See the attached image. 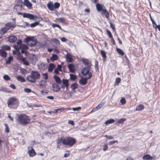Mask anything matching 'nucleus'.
<instances>
[{
	"instance_id": "1",
	"label": "nucleus",
	"mask_w": 160,
	"mask_h": 160,
	"mask_svg": "<svg viewBox=\"0 0 160 160\" xmlns=\"http://www.w3.org/2000/svg\"><path fill=\"white\" fill-rule=\"evenodd\" d=\"M19 103L18 100L15 97H12L8 100L7 104L10 108L16 109Z\"/></svg>"
},
{
	"instance_id": "2",
	"label": "nucleus",
	"mask_w": 160,
	"mask_h": 160,
	"mask_svg": "<svg viewBox=\"0 0 160 160\" xmlns=\"http://www.w3.org/2000/svg\"><path fill=\"white\" fill-rule=\"evenodd\" d=\"M76 142L75 139L70 137H64L62 144L69 147H72L75 143Z\"/></svg>"
},
{
	"instance_id": "3",
	"label": "nucleus",
	"mask_w": 160,
	"mask_h": 160,
	"mask_svg": "<svg viewBox=\"0 0 160 160\" xmlns=\"http://www.w3.org/2000/svg\"><path fill=\"white\" fill-rule=\"evenodd\" d=\"M18 121L20 124L23 125H25L29 123L30 119L26 115L21 114L18 117Z\"/></svg>"
},
{
	"instance_id": "4",
	"label": "nucleus",
	"mask_w": 160,
	"mask_h": 160,
	"mask_svg": "<svg viewBox=\"0 0 160 160\" xmlns=\"http://www.w3.org/2000/svg\"><path fill=\"white\" fill-rule=\"evenodd\" d=\"M24 42L29 45L32 47L35 46L37 43V40L33 37H28L24 40Z\"/></svg>"
},
{
	"instance_id": "5",
	"label": "nucleus",
	"mask_w": 160,
	"mask_h": 160,
	"mask_svg": "<svg viewBox=\"0 0 160 160\" xmlns=\"http://www.w3.org/2000/svg\"><path fill=\"white\" fill-rule=\"evenodd\" d=\"M92 76V73H89V76H88L87 78H81L79 81L80 84L82 85H85L87 82L88 79H90Z\"/></svg>"
},
{
	"instance_id": "6",
	"label": "nucleus",
	"mask_w": 160,
	"mask_h": 160,
	"mask_svg": "<svg viewBox=\"0 0 160 160\" xmlns=\"http://www.w3.org/2000/svg\"><path fill=\"white\" fill-rule=\"evenodd\" d=\"M18 15H23V18H27L30 19L35 20L34 18L36 17V16H35L33 14L27 13H23L21 12H18Z\"/></svg>"
},
{
	"instance_id": "7",
	"label": "nucleus",
	"mask_w": 160,
	"mask_h": 160,
	"mask_svg": "<svg viewBox=\"0 0 160 160\" xmlns=\"http://www.w3.org/2000/svg\"><path fill=\"white\" fill-rule=\"evenodd\" d=\"M90 67H85L82 70V73L83 76H86L88 75V76H89V73H92L89 72Z\"/></svg>"
},
{
	"instance_id": "8",
	"label": "nucleus",
	"mask_w": 160,
	"mask_h": 160,
	"mask_svg": "<svg viewBox=\"0 0 160 160\" xmlns=\"http://www.w3.org/2000/svg\"><path fill=\"white\" fill-rule=\"evenodd\" d=\"M32 76L33 77L34 81H35V82H36V80L37 79H38L40 78V73L37 72L36 71H31Z\"/></svg>"
},
{
	"instance_id": "9",
	"label": "nucleus",
	"mask_w": 160,
	"mask_h": 160,
	"mask_svg": "<svg viewBox=\"0 0 160 160\" xmlns=\"http://www.w3.org/2000/svg\"><path fill=\"white\" fill-rule=\"evenodd\" d=\"M82 61L86 67H91L92 66V64L91 63V62L88 59L86 58H82Z\"/></svg>"
},
{
	"instance_id": "10",
	"label": "nucleus",
	"mask_w": 160,
	"mask_h": 160,
	"mask_svg": "<svg viewBox=\"0 0 160 160\" xmlns=\"http://www.w3.org/2000/svg\"><path fill=\"white\" fill-rule=\"evenodd\" d=\"M96 8L98 12L102 11L103 10L106 8L103 4H100L99 3H97L96 4Z\"/></svg>"
},
{
	"instance_id": "11",
	"label": "nucleus",
	"mask_w": 160,
	"mask_h": 160,
	"mask_svg": "<svg viewBox=\"0 0 160 160\" xmlns=\"http://www.w3.org/2000/svg\"><path fill=\"white\" fill-rule=\"evenodd\" d=\"M16 51L18 52L19 51L20 49H28V47L27 45L25 44H21L19 47L17 46H15L14 47Z\"/></svg>"
},
{
	"instance_id": "12",
	"label": "nucleus",
	"mask_w": 160,
	"mask_h": 160,
	"mask_svg": "<svg viewBox=\"0 0 160 160\" xmlns=\"http://www.w3.org/2000/svg\"><path fill=\"white\" fill-rule=\"evenodd\" d=\"M28 153L31 157H33L36 154V152L34 149L32 147H29L28 148Z\"/></svg>"
},
{
	"instance_id": "13",
	"label": "nucleus",
	"mask_w": 160,
	"mask_h": 160,
	"mask_svg": "<svg viewBox=\"0 0 160 160\" xmlns=\"http://www.w3.org/2000/svg\"><path fill=\"white\" fill-rule=\"evenodd\" d=\"M32 75V73L31 71V75L27 76V79L29 82L32 83H34L35 82V81H34V79Z\"/></svg>"
},
{
	"instance_id": "14",
	"label": "nucleus",
	"mask_w": 160,
	"mask_h": 160,
	"mask_svg": "<svg viewBox=\"0 0 160 160\" xmlns=\"http://www.w3.org/2000/svg\"><path fill=\"white\" fill-rule=\"evenodd\" d=\"M53 90L55 92H58L60 89V88L58 85L56 84H52V85Z\"/></svg>"
},
{
	"instance_id": "15",
	"label": "nucleus",
	"mask_w": 160,
	"mask_h": 160,
	"mask_svg": "<svg viewBox=\"0 0 160 160\" xmlns=\"http://www.w3.org/2000/svg\"><path fill=\"white\" fill-rule=\"evenodd\" d=\"M23 5H25L29 9L32 8V4L28 0H25L24 1Z\"/></svg>"
},
{
	"instance_id": "16",
	"label": "nucleus",
	"mask_w": 160,
	"mask_h": 160,
	"mask_svg": "<svg viewBox=\"0 0 160 160\" xmlns=\"http://www.w3.org/2000/svg\"><path fill=\"white\" fill-rule=\"evenodd\" d=\"M8 41L11 42H15L17 40V38L14 36L12 35L10 36L8 38Z\"/></svg>"
},
{
	"instance_id": "17",
	"label": "nucleus",
	"mask_w": 160,
	"mask_h": 160,
	"mask_svg": "<svg viewBox=\"0 0 160 160\" xmlns=\"http://www.w3.org/2000/svg\"><path fill=\"white\" fill-rule=\"evenodd\" d=\"M101 14L103 15H105V17L108 19L109 17V14L106 8H105L102 11Z\"/></svg>"
},
{
	"instance_id": "18",
	"label": "nucleus",
	"mask_w": 160,
	"mask_h": 160,
	"mask_svg": "<svg viewBox=\"0 0 160 160\" xmlns=\"http://www.w3.org/2000/svg\"><path fill=\"white\" fill-rule=\"evenodd\" d=\"M15 2L16 3V6H20L21 8H22L23 2L22 0H15Z\"/></svg>"
},
{
	"instance_id": "19",
	"label": "nucleus",
	"mask_w": 160,
	"mask_h": 160,
	"mask_svg": "<svg viewBox=\"0 0 160 160\" xmlns=\"http://www.w3.org/2000/svg\"><path fill=\"white\" fill-rule=\"evenodd\" d=\"M55 67V66L54 64L52 63H50L48 69V71L49 72H52Z\"/></svg>"
},
{
	"instance_id": "20",
	"label": "nucleus",
	"mask_w": 160,
	"mask_h": 160,
	"mask_svg": "<svg viewBox=\"0 0 160 160\" xmlns=\"http://www.w3.org/2000/svg\"><path fill=\"white\" fill-rule=\"evenodd\" d=\"M100 53L102 55V57L103 58V62H105L106 61L107 56L106 55V52L104 51L101 50L100 52Z\"/></svg>"
},
{
	"instance_id": "21",
	"label": "nucleus",
	"mask_w": 160,
	"mask_h": 160,
	"mask_svg": "<svg viewBox=\"0 0 160 160\" xmlns=\"http://www.w3.org/2000/svg\"><path fill=\"white\" fill-rule=\"evenodd\" d=\"M68 68L70 72H73L75 71L74 66L72 64H69L68 65Z\"/></svg>"
},
{
	"instance_id": "22",
	"label": "nucleus",
	"mask_w": 160,
	"mask_h": 160,
	"mask_svg": "<svg viewBox=\"0 0 160 160\" xmlns=\"http://www.w3.org/2000/svg\"><path fill=\"white\" fill-rule=\"evenodd\" d=\"M5 26L8 27L9 29V28H14L16 27V25L14 24H13L11 22L7 23L5 24Z\"/></svg>"
},
{
	"instance_id": "23",
	"label": "nucleus",
	"mask_w": 160,
	"mask_h": 160,
	"mask_svg": "<svg viewBox=\"0 0 160 160\" xmlns=\"http://www.w3.org/2000/svg\"><path fill=\"white\" fill-rule=\"evenodd\" d=\"M7 52L3 50L0 49V56L5 58L7 56Z\"/></svg>"
},
{
	"instance_id": "24",
	"label": "nucleus",
	"mask_w": 160,
	"mask_h": 160,
	"mask_svg": "<svg viewBox=\"0 0 160 160\" xmlns=\"http://www.w3.org/2000/svg\"><path fill=\"white\" fill-rule=\"evenodd\" d=\"M54 78L57 83L59 84L61 83V80L59 77L56 75H55L54 76Z\"/></svg>"
},
{
	"instance_id": "25",
	"label": "nucleus",
	"mask_w": 160,
	"mask_h": 160,
	"mask_svg": "<svg viewBox=\"0 0 160 160\" xmlns=\"http://www.w3.org/2000/svg\"><path fill=\"white\" fill-rule=\"evenodd\" d=\"M152 157H151L149 154H146L143 156L142 159L143 160H149L150 159H152Z\"/></svg>"
},
{
	"instance_id": "26",
	"label": "nucleus",
	"mask_w": 160,
	"mask_h": 160,
	"mask_svg": "<svg viewBox=\"0 0 160 160\" xmlns=\"http://www.w3.org/2000/svg\"><path fill=\"white\" fill-rule=\"evenodd\" d=\"M102 106V104L101 103H100L96 107L93 108L92 110V112H95L98 109H99L101 108Z\"/></svg>"
},
{
	"instance_id": "27",
	"label": "nucleus",
	"mask_w": 160,
	"mask_h": 160,
	"mask_svg": "<svg viewBox=\"0 0 160 160\" xmlns=\"http://www.w3.org/2000/svg\"><path fill=\"white\" fill-rule=\"evenodd\" d=\"M67 61L68 62H71L72 61V58L71 57V55L69 54H67L66 56Z\"/></svg>"
},
{
	"instance_id": "28",
	"label": "nucleus",
	"mask_w": 160,
	"mask_h": 160,
	"mask_svg": "<svg viewBox=\"0 0 160 160\" xmlns=\"http://www.w3.org/2000/svg\"><path fill=\"white\" fill-rule=\"evenodd\" d=\"M144 108V105L142 104H140L136 107V111H141Z\"/></svg>"
},
{
	"instance_id": "29",
	"label": "nucleus",
	"mask_w": 160,
	"mask_h": 160,
	"mask_svg": "<svg viewBox=\"0 0 160 160\" xmlns=\"http://www.w3.org/2000/svg\"><path fill=\"white\" fill-rule=\"evenodd\" d=\"M17 80L21 82H24L25 81V79L21 76H19L17 77Z\"/></svg>"
},
{
	"instance_id": "30",
	"label": "nucleus",
	"mask_w": 160,
	"mask_h": 160,
	"mask_svg": "<svg viewBox=\"0 0 160 160\" xmlns=\"http://www.w3.org/2000/svg\"><path fill=\"white\" fill-rule=\"evenodd\" d=\"M47 7L51 11H52L54 10V6L52 3H48L47 4Z\"/></svg>"
},
{
	"instance_id": "31",
	"label": "nucleus",
	"mask_w": 160,
	"mask_h": 160,
	"mask_svg": "<svg viewBox=\"0 0 160 160\" xmlns=\"http://www.w3.org/2000/svg\"><path fill=\"white\" fill-rule=\"evenodd\" d=\"M9 30V28H3L1 29V34L2 35L4 34Z\"/></svg>"
},
{
	"instance_id": "32",
	"label": "nucleus",
	"mask_w": 160,
	"mask_h": 160,
	"mask_svg": "<svg viewBox=\"0 0 160 160\" xmlns=\"http://www.w3.org/2000/svg\"><path fill=\"white\" fill-rule=\"evenodd\" d=\"M115 121V120L114 119H110L108 120H107L105 122V124L107 125L108 124L112 123H113Z\"/></svg>"
},
{
	"instance_id": "33",
	"label": "nucleus",
	"mask_w": 160,
	"mask_h": 160,
	"mask_svg": "<svg viewBox=\"0 0 160 160\" xmlns=\"http://www.w3.org/2000/svg\"><path fill=\"white\" fill-rule=\"evenodd\" d=\"M72 92H67L66 93L64 97V98L65 99H67L69 98L72 96Z\"/></svg>"
},
{
	"instance_id": "34",
	"label": "nucleus",
	"mask_w": 160,
	"mask_h": 160,
	"mask_svg": "<svg viewBox=\"0 0 160 160\" xmlns=\"http://www.w3.org/2000/svg\"><path fill=\"white\" fill-rule=\"evenodd\" d=\"M21 61L23 62V64L25 65H29V63L25 58H22V60Z\"/></svg>"
},
{
	"instance_id": "35",
	"label": "nucleus",
	"mask_w": 160,
	"mask_h": 160,
	"mask_svg": "<svg viewBox=\"0 0 160 160\" xmlns=\"http://www.w3.org/2000/svg\"><path fill=\"white\" fill-rule=\"evenodd\" d=\"M2 50H9L10 49V47L7 45H4L2 46Z\"/></svg>"
},
{
	"instance_id": "36",
	"label": "nucleus",
	"mask_w": 160,
	"mask_h": 160,
	"mask_svg": "<svg viewBox=\"0 0 160 160\" xmlns=\"http://www.w3.org/2000/svg\"><path fill=\"white\" fill-rule=\"evenodd\" d=\"M13 59V58L12 56L9 57L8 60L6 59V64H10L11 63V61Z\"/></svg>"
},
{
	"instance_id": "37",
	"label": "nucleus",
	"mask_w": 160,
	"mask_h": 160,
	"mask_svg": "<svg viewBox=\"0 0 160 160\" xmlns=\"http://www.w3.org/2000/svg\"><path fill=\"white\" fill-rule=\"evenodd\" d=\"M71 87L72 90H74L78 87V84L75 82L72 84L71 86Z\"/></svg>"
},
{
	"instance_id": "38",
	"label": "nucleus",
	"mask_w": 160,
	"mask_h": 160,
	"mask_svg": "<svg viewBox=\"0 0 160 160\" xmlns=\"http://www.w3.org/2000/svg\"><path fill=\"white\" fill-rule=\"evenodd\" d=\"M58 58V57L56 54H53L52 55V56L50 58V59L52 61H54L57 60Z\"/></svg>"
},
{
	"instance_id": "39",
	"label": "nucleus",
	"mask_w": 160,
	"mask_h": 160,
	"mask_svg": "<svg viewBox=\"0 0 160 160\" xmlns=\"http://www.w3.org/2000/svg\"><path fill=\"white\" fill-rule=\"evenodd\" d=\"M38 65L39 68L41 69H43L45 68V65L43 63L40 62L38 64Z\"/></svg>"
},
{
	"instance_id": "40",
	"label": "nucleus",
	"mask_w": 160,
	"mask_h": 160,
	"mask_svg": "<svg viewBox=\"0 0 160 160\" xmlns=\"http://www.w3.org/2000/svg\"><path fill=\"white\" fill-rule=\"evenodd\" d=\"M62 84L65 85V87L68 86V81L67 79H63Z\"/></svg>"
},
{
	"instance_id": "41",
	"label": "nucleus",
	"mask_w": 160,
	"mask_h": 160,
	"mask_svg": "<svg viewBox=\"0 0 160 160\" xmlns=\"http://www.w3.org/2000/svg\"><path fill=\"white\" fill-rule=\"evenodd\" d=\"M116 50L118 52L122 55H123L124 54V52L120 49L117 48Z\"/></svg>"
},
{
	"instance_id": "42",
	"label": "nucleus",
	"mask_w": 160,
	"mask_h": 160,
	"mask_svg": "<svg viewBox=\"0 0 160 160\" xmlns=\"http://www.w3.org/2000/svg\"><path fill=\"white\" fill-rule=\"evenodd\" d=\"M52 41L56 44L59 45L60 44V42L58 39L57 38H53L52 40Z\"/></svg>"
},
{
	"instance_id": "43",
	"label": "nucleus",
	"mask_w": 160,
	"mask_h": 160,
	"mask_svg": "<svg viewBox=\"0 0 160 160\" xmlns=\"http://www.w3.org/2000/svg\"><path fill=\"white\" fill-rule=\"evenodd\" d=\"M46 82V81L44 80H41L39 83L40 85L41 86H42V87H44L45 86V84Z\"/></svg>"
},
{
	"instance_id": "44",
	"label": "nucleus",
	"mask_w": 160,
	"mask_h": 160,
	"mask_svg": "<svg viewBox=\"0 0 160 160\" xmlns=\"http://www.w3.org/2000/svg\"><path fill=\"white\" fill-rule=\"evenodd\" d=\"M70 78L72 80H74L77 78L76 76L75 75L72 74H70Z\"/></svg>"
},
{
	"instance_id": "45",
	"label": "nucleus",
	"mask_w": 160,
	"mask_h": 160,
	"mask_svg": "<svg viewBox=\"0 0 160 160\" xmlns=\"http://www.w3.org/2000/svg\"><path fill=\"white\" fill-rule=\"evenodd\" d=\"M60 4L58 2H56L53 5L54 8L55 9H57L60 7Z\"/></svg>"
},
{
	"instance_id": "46",
	"label": "nucleus",
	"mask_w": 160,
	"mask_h": 160,
	"mask_svg": "<svg viewBox=\"0 0 160 160\" xmlns=\"http://www.w3.org/2000/svg\"><path fill=\"white\" fill-rule=\"evenodd\" d=\"M39 24V22H35L34 23H32L30 24V26L32 27H34L38 25Z\"/></svg>"
},
{
	"instance_id": "47",
	"label": "nucleus",
	"mask_w": 160,
	"mask_h": 160,
	"mask_svg": "<svg viewBox=\"0 0 160 160\" xmlns=\"http://www.w3.org/2000/svg\"><path fill=\"white\" fill-rule=\"evenodd\" d=\"M64 137H61L60 138H58L57 141V144H59L61 143V142L62 143V141L64 139Z\"/></svg>"
},
{
	"instance_id": "48",
	"label": "nucleus",
	"mask_w": 160,
	"mask_h": 160,
	"mask_svg": "<svg viewBox=\"0 0 160 160\" xmlns=\"http://www.w3.org/2000/svg\"><path fill=\"white\" fill-rule=\"evenodd\" d=\"M42 78L45 79L47 80L48 78V75L47 73H42Z\"/></svg>"
},
{
	"instance_id": "49",
	"label": "nucleus",
	"mask_w": 160,
	"mask_h": 160,
	"mask_svg": "<svg viewBox=\"0 0 160 160\" xmlns=\"http://www.w3.org/2000/svg\"><path fill=\"white\" fill-rule=\"evenodd\" d=\"M4 126L5 127V131L6 132L8 133L9 132V128L8 125L5 123L4 124Z\"/></svg>"
},
{
	"instance_id": "50",
	"label": "nucleus",
	"mask_w": 160,
	"mask_h": 160,
	"mask_svg": "<svg viewBox=\"0 0 160 160\" xmlns=\"http://www.w3.org/2000/svg\"><path fill=\"white\" fill-rule=\"evenodd\" d=\"M3 78L4 80L7 81L10 79V77L7 75H4L3 76Z\"/></svg>"
},
{
	"instance_id": "51",
	"label": "nucleus",
	"mask_w": 160,
	"mask_h": 160,
	"mask_svg": "<svg viewBox=\"0 0 160 160\" xmlns=\"http://www.w3.org/2000/svg\"><path fill=\"white\" fill-rule=\"evenodd\" d=\"M61 109H62V108H59L58 109H55L54 111L52 112H48V113L51 114L52 113H56L57 112H58V111L61 110Z\"/></svg>"
},
{
	"instance_id": "52",
	"label": "nucleus",
	"mask_w": 160,
	"mask_h": 160,
	"mask_svg": "<svg viewBox=\"0 0 160 160\" xmlns=\"http://www.w3.org/2000/svg\"><path fill=\"white\" fill-rule=\"evenodd\" d=\"M24 91L27 93H29L30 92H33L29 88H25L24 89Z\"/></svg>"
},
{
	"instance_id": "53",
	"label": "nucleus",
	"mask_w": 160,
	"mask_h": 160,
	"mask_svg": "<svg viewBox=\"0 0 160 160\" xmlns=\"http://www.w3.org/2000/svg\"><path fill=\"white\" fill-rule=\"evenodd\" d=\"M121 81V79L120 78H117L116 79L115 84L118 85L120 83Z\"/></svg>"
},
{
	"instance_id": "54",
	"label": "nucleus",
	"mask_w": 160,
	"mask_h": 160,
	"mask_svg": "<svg viewBox=\"0 0 160 160\" xmlns=\"http://www.w3.org/2000/svg\"><path fill=\"white\" fill-rule=\"evenodd\" d=\"M52 26L53 28L58 27L60 29H61V28L60 25L57 24H52Z\"/></svg>"
},
{
	"instance_id": "55",
	"label": "nucleus",
	"mask_w": 160,
	"mask_h": 160,
	"mask_svg": "<svg viewBox=\"0 0 160 160\" xmlns=\"http://www.w3.org/2000/svg\"><path fill=\"white\" fill-rule=\"evenodd\" d=\"M126 119L125 118H121L118 120V122L120 124H121L123 123L124 122L126 121Z\"/></svg>"
},
{
	"instance_id": "56",
	"label": "nucleus",
	"mask_w": 160,
	"mask_h": 160,
	"mask_svg": "<svg viewBox=\"0 0 160 160\" xmlns=\"http://www.w3.org/2000/svg\"><path fill=\"white\" fill-rule=\"evenodd\" d=\"M126 100L125 99L123 98H121V99L120 100V102L122 104H124L126 103Z\"/></svg>"
},
{
	"instance_id": "57",
	"label": "nucleus",
	"mask_w": 160,
	"mask_h": 160,
	"mask_svg": "<svg viewBox=\"0 0 160 160\" xmlns=\"http://www.w3.org/2000/svg\"><path fill=\"white\" fill-rule=\"evenodd\" d=\"M107 34L108 35L110 38H111L112 37V33L109 30H107Z\"/></svg>"
},
{
	"instance_id": "58",
	"label": "nucleus",
	"mask_w": 160,
	"mask_h": 160,
	"mask_svg": "<svg viewBox=\"0 0 160 160\" xmlns=\"http://www.w3.org/2000/svg\"><path fill=\"white\" fill-rule=\"evenodd\" d=\"M152 23L153 26L154 28H155L156 29H157V28L158 27V25H157L156 24V23L154 21H153V22H152Z\"/></svg>"
},
{
	"instance_id": "59",
	"label": "nucleus",
	"mask_w": 160,
	"mask_h": 160,
	"mask_svg": "<svg viewBox=\"0 0 160 160\" xmlns=\"http://www.w3.org/2000/svg\"><path fill=\"white\" fill-rule=\"evenodd\" d=\"M81 109V107H76V108H72V109L74 111H78L79 110Z\"/></svg>"
},
{
	"instance_id": "60",
	"label": "nucleus",
	"mask_w": 160,
	"mask_h": 160,
	"mask_svg": "<svg viewBox=\"0 0 160 160\" xmlns=\"http://www.w3.org/2000/svg\"><path fill=\"white\" fill-rule=\"evenodd\" d=\"M110 27L112 28V29L114 31V30H115V27L113 25V24L112 23V22H110Z\"/></svg>"
},
{
	"instance_id": "61",
	"label": "nucleus",
	"mask_w": 160,
	"mask_h": 160,
	"mask_svg": "<svg viewBox=\"0 0 160 160\" xmlns=\"http://www.w3.org/2000/svg\"><path fill=\"white\" fill-rule=\"evenodd\" d=\"M59 21L61 22H64L65 21V19L63 18H59Z\"/></svg>"
},
{
	"instance_id": "62",
	"label": "nucleus",
	"mask_w": 160,
	"mask_h": 160,
	"mask_svg": "<svg viewBox=\"0 0 160 160\" xmlns=\"http://www.w3.org/2000/svg\"><path fill=\"white\" fill-rule=\"evenodd\" d=\"M105 137H106L108 139H113V138L111 136H108V135H105Z\"/></svg>"
},
{
	"instance_id": "63",
	"label": "nucleus",
	"mask_w": 160,
	"mask_h": 160,
	"mask_svg": "<svg viewBox=\"0 0 160 160\" xmlns=\"http://www.w3.org/2000/svg\"><path fill=\"white\" fill-rule=\"evenodd\" d=\"M118 142V141L117 140L111 141H110L109 143V144L110 145H112V144H114L115 143Z\"/></svg>"
},
{
	"instance_id": "64",
	"label": "nucleus",
	"mask_w": 160,
	"mask_h": 160,
	"mask_svg": "<svg viewBox=\"0 0 160 160\" xmlns=\"http://www.w3.org/2000/svg\"><path fill=\"white\" fill-rule=\"evenodd\" d=\"M108 145L106 144H105L104 145L103 151H106L108 149Z\"/></svg>"
}]
</instances>
